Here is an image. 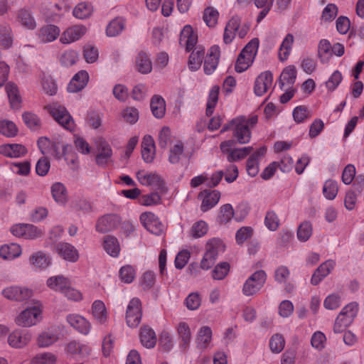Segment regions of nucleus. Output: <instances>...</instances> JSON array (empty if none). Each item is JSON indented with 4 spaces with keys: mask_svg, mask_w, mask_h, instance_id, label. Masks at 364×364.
<instances>
[{
    "mask_svg": "<svg viewBox=\"0 0 364 364\" xmlns=\"http://www.w3.org/2000/svg\"><path fill=\"white\" fill-rule=\"evenodd\" d=\"M252 234L253 230L251 227H242L236 232L235 239L237 244H243L246 240L252 237Z\"/></svg>",
    "mask_w": 364,
    "mask_h": 364,
    "instance_id": "64",
    "label": "nucleus"
},
{
    "mask_svg": "<svg viewBox=\"0 0 364 364\" xmlns=\"http://www.w3.org/2000/svg\"><path fill=\"white\" fill-rule=\"evenodd\" d=\"M23 120L28 127L37 129L41 127V120L38 117L32 112H25L22 115Z\"/></svg>",
    "mask_w": 364,
    "mask_h": 364,
    "instance_id": "58",
    "label": "nucleus"
},
{
    "mask_svg": "<svg viewBox=\"0 0 364 364\" xmlns=\"http://www.w3.org/2000/svg\"><path fill=\"white\" fill-rule=\"evenodd\" d=\"M208 230V224L203 220H200L193 225L191 235L194 238L201 237L207 233Z\"/></svg>",
    "mask_w": 364,
    "mask_h": 364,
    "instance_id": "55",
    "label": "nucleus"
},
{
    "mask_svg": "<svg viewBox=\"0 0 364 364\" xmlns=\"http://www.w3.org/2000/svg\"><path fill=\"white\" fill-rule=\"evenodd\" d=\"M97 144L96 163L99 166H105L112 157V150L109 144L102 139H100Z\"/></svg>",
    "mask_w": 364,
    "mask_h": 364,
    "instance_id": "14",
    "label": "nucleus"
},
{
    "mask_svg": "<svg viewBox=\"0 0 364 364\" xmlns=\"http://www.w3.org/2000/svg\"><path fill=\"white\" fill-rule=\"evenodd\" d=\"M94 317L100 323H104L107 320V311L105 304L100 300L95 301L92 306Z\"/></svg>",
    "mask_w": 364,
    "mask_h": 364,
    "instance_id": "43",
    "label": "nucleus"
},
{
    "mask_svg": "<svg viewBox=\"0 0 364 364\" xmlns=\"http://www.w3.org/2000/svg\"><path fill=\"white\" fill-rule=\"evenodd\" d=\"M294 42V36L291 34H287L284 39L279 52V58L282 61L287 59L292 43Z\"/></svg>",
    "mask_w": 364,
    "mask_h": 364,
    "instance_id": "47",
    "label": "nucleus"
},
{
    "mask_svg": "<svg viewBox=\"0 0 364 364\" xmlns=\"http://www.w3.org/2000/svg\"><path fill=\"white\" fill-rule=\"evenodd\" d=\"M2 294L8 299L21 301L31 298L33 291L27 288L9 287L3 290Z\"/></svg>",
    "mask_w": 364,
    "mask_h": 364,
    "instance_id": "10",
    "label": "nucleus"
},
{
    "mask_svg": "<svg viewBox=\"0 0 364 364\" xmlns=\"http://www.w3.org/2000/svg\"><path fill=\"white\" fill-rule=\"evenodd\" d=\"M18 21L26 28L33 30L36 27V22L31 11L21 9L17 14Z\"/></svg>",
    "mask_w": 364,
    "mask_h": 364,
    "instance_id": "30",
    "label": "nucleus"
},
{
    "mask_svg": "<svg viewBox=\"0 0 364 364\" xmlns=\"http://www.w3.org/2000/svg\"><path fill=\"white\" fill-rule=\"evenodd\" d=\"M151 109L154 117L158 119L162 118L166 112V104L163 97L154 95L150 103Z\"/></svg>",
    "mask_w": 364,
    "mask_h": 364,
    "instance_id": "33",
    "label": "nucleus"
},
{
    "mask_svg": "<svg viewBox=\"0 0 364 364\" xmlns=\"http://www.w3.org/2000/svg\"><path fill=\"white\" fill-rule=\"evenodd\" d=\"M26 148L19 144H6L0 146V154L10 158H18L26 154Z\"/></svg>",
    "mask_w": 364,
    "mask_h": 364,
    "instance_id": "18",
    "label": "nucleus"
},
{
    "mask_svg": "<svg viewBox=\"0 0 364 364\" xmlns=\"http://www.w3.org/2000/svg\"><path fill=\"white\" fill-rule=\"evenodd\" d=\"M66 350L70 354H79L82 357L87 356L91 351V348L89 346L76 341L70 342L66 347Z\"/></svg>",
    "mask_w": 364,
    "mask_h": 364,
    "instance_id": "42",
    "label": "nucleus"
},
{
    "mask_svg": "<svg viewBox=\"0 0 364 364\" xmlns=\"http://www.w3.org/2000/svg\"><path fill=\"white\" fill-rule=\"evenodd\" d=\"M139 336L140 341L144 347L152 348L155 346L156 343V333L150 327L147 326H142Z\"/></svg>",
    "mask_w": 364,
    "mask_h": 364,
    "instance_id": "26",
    "label": "nucleus"
},
{
    "mask_svg": "<svg viewBox=\"0 0 364 364\" xmlns=\"http://www.w3.org/2000/svg\"><path fill=\"white\" fill-rule=\"evenodd\" d=\"M47 109L54 119L65 129L70 131L74 129V121L65 107L53 103L48 105Z\"/></svg>",
    "mask_w": 364,
    "mask_h": 364,
    "instance_id": "4",
    "label": "nucleus"
},
{
    "mask_svg": "<svg viewBox=\"0 0 364 364\" xmlns=\"http://www.w3.org/2000/svg\"><path fill=\"white\" fill-rule=\"evenodd\" d=\"M78 58L77 53L74 50H65L60 56V63L66 67L74 65Z\"/></svg>",
    "mask_w": 364,
    "mask_h": 364,
    "instance_id": "63",
    "label": "nucleus"
},
{
    "mask_svg": "<svg viewBox=\"0 0 364 364\" xmlns=\"http://www.w3.org/2000/svg\"><path fill=\"white\" fill-rule=\"evenodd\" d=\"M142 307L139 299L133 298L129 303L126 311V322L131 328H136L141 322Z\"/></svg>",
    "mask_w": 364,
    "mask_h": 364,
    "instance_id": "6",
    "label": "nucleus"
},
{
    "mask_svg": "<svg viewBox=\"0 0 364 364\" xmlns=\"http://www.w3.org/2000/svg\"><path fill=\"white\" fill-rule=\"evenodd\" d=\"M55 356L51 353L37 354L32 360L33 364H55Z\"/></svg>",
    "mask_w": 364,
    "mask_h": 364,
    "instance_id": "62",
    "label": "nucleus"
},
{
    "mask_svg": "<svg viewBox=\"0 0 364 364\" xmlns=\"http://www.w3.org/2000/svg\"><path fill=\"white\" fill-rule=\"evenodd\" d=\"M58 340V336L52 332L45 331L38 337L37 343L40 347H48Z\"/></svg>",
    "mask_w": 364,
    "mask_h": 364,
    "instance_id": "53",
    "label": "nucleus"
},
{
    "mask_svg": "<svg viewBox=\"0 0 364 364\" xmlns=\"http://www.w3.org/2000/svg\"><path fill=\"white\" fill-rule=\"evenodd\" d=\"M218 12L212 7H208L205 9L203 14V20L209 27H214L218 18Z\"/></svg>",
    "mask_w": 364,
    "mask_h": 364,
    "instance_id": "57",
    "label": "nucleus"
},
{
    "mask_svg": "<svg viewBox=\"0 0 364 364\" xmlns=\"http://www.w3.org/2000/svg\"><path fill=\"white\" fill-rule=\"evenodd\" d=\"M220 87L218 85H214L210 92L208 96V100L207 102V107L205 113L207 116H211L214 112V109L218 101V95H219Z\"/></svg>",
    "mask_w": 364,
    "mask_h": 364,
    "instance_id": "44",
    "label": "nucleus"
},
{
    "mask_svg": "<svg viewBox=\"0 0 364 364\" xmlns=\"http://www.w3.org/2000/svg\"><path fill=\"white\" fill-rule=\"evenodd\" d=\"M31 336L26 331H15L9 336L8 342L10 346L15 348H21L26 345Z\"/></svg>",
    "mask_w": 364,
    "mask_h": 364,
    "instance_id": "24",
    "label": "nucleus"
},
{
    "mask_svg": "<svg viewBox=\"0 0 364 364\" xmlns=\"http://www.w3.org/2000/svg\"><path fill=\"white\" fill-rule=\"evenodd\" d=\"M197 41L198 36L194 33L193 28L189 25L185 26L180 34V44L186 46V50L190 51L195 47Z\"/></svg>",
    "mask_w": 364,
    "mask_h": 364,
    "instance_id": "15",
    "label": "nucleus"
},
{
    "mask_svg": "<svg viewBox=\"0 0 364 364\" xmlns=\"http://www.w3.org/2000/svg\"><path fill=\"white\" fill-rule=\"evenodd\" d=\"M41 310L38 306H33L23 310L16 318L18 326L29 327L36 325L41 320Z\"/></svg>",
    "mask_w": 364,
    "mask_h": 364,
    "instance_id": "7",
    "label": "nucleus"
},
{
    "mask_svg": "<svg viewBox=\"0 0 364 364\" xmlns=\"http://www.w3.org/2000/svg\"><path fill=\"white\" fill-rule=\"evenodd\" d=\"M233 215L234 210L232 206L227 203L220 207L218 220L220 224H226L232 218Z\"/></svg>",
    "mask_w": 364,
    "mask_h": 364,
    "instance_id": "48",
    "label": "nucleus"
},
{
    "mask_svg": "<svg viewBox=\"0 0 364 364\" xmlns=\"http://www.w3.org/2000/svg\"><path fill=\"white\" fill-rule=\"evenodd\" d=\"M103 247L105 250L112 257H117L120 247L116 237L107 235L104 239Z\"/></svg>",
    "mask_w": 364,
    "mask_h": 364,
    "instance_id": "38",
    "label": "nucleus"
},
{
    "mask_svg": "<svg viewBox=\"0 0 364 364\" xmlns=\"http://www.w3.org/2000/svg\"><path fill=\"white\" fill-rule=\"evenodd\" d=\"M296 69L294 65H289L285 68L279 77V85L281 89L285 85H292L296 80Z\"/></svg>",
    "mask_w": 364,
    "mask_h": 364,
    "instance_id": "28",
    "label": "nucleus"
},
{
    "mask_svg": "<svg viewBox=\"0 0 364 364\" xmlns=\"http://www.w3.org/2000/svg\"><path fill=\"white\" fill-rule=\"evenodd\" d=\"M250 30V26L247 23L241 24V19L237 16H232L227 23L224 33L223 42L225 44L232 43L237 33L240 38L246 36Z\"/></svg>",
    "mask_w": 364,
    "mask_h": 364,
    "instance_id": "2",
    "label": "nucleus"
},
{
    "mask_svg": "<svg viewBox=\"0 0 364 364\" xmlns=\"http://www.w3.org/2000/svg\"><path fill=\"white\" fill-rule=\"evenodd\" d=\"M220 56V50L218 46H213L207 54L204 61V71L210 75L216 69Z\"/></svg>",
    "mask_w": 364,
    "mask_h": 364,
    "instance_id": "12",
    "label": "nucleus"
},
{
    "mask_svg": "<svg viewBox=\"0 0 364 364\" xmlns=\"http://www.w3.org/2000/svg\"><path fill=\"white\" fill-rule=\"evenodd\" d=\"M136 70L142 74H148L152 70L151 61L148 55L141 51L136 58Z\"/></svg>",
    "mask_w": 364,
    "mask_h": 364,
    "instance_id": "32",
    "label": "nucleus"
},
{
    "mask_svg": "<svg viewBox=\"0 0 364 364\" xmlns=\"http://www.w3.org/2000/svg\"><path fill=\"white\" fill-rule=\"evenodd\" d=\"M21 253L20 245L16 243L3 245L0 248V255L6 259H11L18 257Z\"/></svg>",
    "mask_w": 364,
    "mask_h": 364,
    "instance_id": "36",
    "label": "nucleus"
},
{
    "mask_svg": "<svg viewBox=\"0 0 364 364\" xmlns=\"http://www.w3.org/2000/svg\"><path fill=\"white\" fill-rule=\"evenodd\" d=\"M60 34V29L55 25H46L38 31V37L41 41L48 43L55 41Z\"/></svg>",
    "mask_w": 364,
    "mask_h": 364,
    "instance_id": "22",
    "label": "nucleus"
},
{
    "mask_svg": "<svg viewBox=\"0 0 364 364\" xmlns=\"http://www.w3.org/2000/svg\"><path fill=\"white\" fill-rule=\"evenodd\" d=\"M124 28V20L117 17L112 20L107 26L106 33L109 37L118 36Z\"/></svg>",
    "mask_w": 364,
    "mask_h": 364,
    "instance_id": "40",
    "label": "nucleus"
},
{
    "mask_svg": "<svg viewBox=\"0 0 364 364\" xmlns=\"http://www.w3.org/2000/svg\"><path fill=\"white\" fill-rule=\"evenodd\" d=\"M253 60L250 59L245 54L240 53L237 57L235 69L237 73H242L246 70L252 63Z\"/></svg>",
    "mask_w": 364,
    "mask_h": 364,
    "instance_id": "61",
    "label": "nucleus"
},
{
    "mask_svg": "<svg viewBox=\"0 0 364 364\" xmlns=\"http://www.w3.org/2000/svg\"><path fill=\"white\" fill-rule=\"evenodd\" d=\"M56 252L64 259L75 262L79 258L78 251L75 247L67 242H59L55 245Z\"/></svg>",
    "mask_w": 364,
    "mask_h": 364,
    "instance_id": "13",
    "label": "nucleus"
},
{
    "mask_svg": "<svg viewBox=\"0 0 364 364\" xmlns=\"http://www.w3.org/2000/svg\"><path fill=\"white\" fill-rule=\"evenodd\" d=\"M13 43V36L11 28L9 26L3 25L0 26V45L4 48H9Z\"/></svg>",
    "mask_w": 364,
    "mask_h": 364,
    "instance_id": "45",
    "label": "nucleus"
},
{
    "mask_svg": "<svg viewBox=\"0 0 364 364\" xmlns=\"http://www.w3.org/2000/svg\"><path fill=\"white\" fill-rule=\"evenodd\" d=\"M273 76L270 71H265L257 76L255 82L254 92L257 96H262L271 87Z\"/></svg>",
    "mask_w": 364,
    "mask_h": 364,
    "instance_id": "11",
    "label": "nucleus"
},
{
    "mask_svg": "<svg viewBox=\"0 0 364 364\" xmlns=\"http://www.w3.org/2000/svg\"><path fill=\"white\" fill-rule=\"evenodd\" d=\"M176 330L181 340L180 347L183 351H186L191 340V332L189 326L187 323L182 321L178 324Z\"/></svg>",
    "mask_w": 364,
    "mask_h": 364,
    "instance_id": "23",
    "label": "nucleus"
},
{
    "mask_svg": "<svg viewBox=\"0 0 364 364\" xmlns=\"http://www.w3.org/2000/svg\"><path fill=\"white\" fill-rule=\"evenodd\" d=\"M88 80V73L85 70L79 71L74 75L68 84V91L70 92H77L81 91L87 85Z\"/></svg>",
    "mask_w": 364,
    "mask_h": 364,
    "instance_id": "17",
    "label": "nucleus"
},
{
    "mask_svg": "<svg viewBox=\"0 0 364 364\" xmlns=\"http://www.w3.org/2000/svg\"><path fill=\"white\" fill-rule=\"evenodd\" d=\"M117 217L115 215H106L100 218L96 224V230L99 232H107L116 226Z\"/></svg>",
    "mask_w": 364,
    "mask_h": 364,
    "instance_id": "27",
    "label": "nucleus"
},
{
    "mask_svg": "<svg viewBox=\"0 0 364 364\" xmlns=\"http://www.w3.org/2000/svg\"><path fill=\"white\" fill-rule=\"evenodd\" d=\"M93 8L88 2L79 3L73 9V16L79 19L89 18L92 14Z\"/></svg>",
    "mask_w": 364,
    "mask_h": 364,
    "instance_id": "41",
    "label": "nucleus"
},
{
    "mask_svg": "<svg viewBox=\"0 0 364 364\" xmlns=\"http://www.w3.org/2000/svg\"><path fill=\"white\" fill-rule=\"evenodd\" d=\"M136 178L142 185L151 186L156 189H160L164 186L163 180L156 173H146L141 170L136 173Z\"/></svg>",
    "mask_w": 364,
    "mask_h": 364,
    "instance_id": "16",
    "label": "nucleus"
},
{
    "mask_svg": "<svg viewBox=\"0 0 364 364\" xmlns=\"http://www.w3.org/2000/svg\"><path fill=\"white\" fill-rule=\"evenodd\" d=\"M312 235V226L308 221L303 222L297 229V237L301 242L307 241Z\"/></svg>",
    "mask_w": 364,
    "mask_h": 364,
    "instance_id": "51",
    "label": "nucleus"
},
{
    "mask_svg": "<svg viewBox=\"0 0 364 364\" xmlns=\"http://www.w3.org/2000/svg\"><path fill=\"white\" fill-rule=\"evenodd\" d=\"M204 53L203 48L200 46L195 48L188 59V67L191 70H197L200 68L204 58Z\"/></svg>",
    "mask_w": 364,
    "mask_h": 364,
    "instance_id": "31",
    "label": "nucleus"
},
{
    "mask_svg": "<svg viewBox=\"0 0 364 364\" xmlns=\"http://www.w3.org/2000/svg\"><path fill=\"white\" fill-rule=\"evenodd\" d=\"M318 57L321 62L326 63L331 57V45L328 41L326 39L321 40L318 46Z\"/></svg>",
    "mask_w": 364,
    "mask_h": 364,
    "instance_id": "46",
    "label": "nucleus"
},
{
    "mask_svg": "<svg viewBox=\"0 0 364 364\" xmlns=\"http://www.w3.org/2000/svg\"><path fill=\"white\" fill-rule=\"evenodd\" d=\"M29 260L34 267L40 269H46L51 263L49 256L42 251L33 253Z\"/></svg>",
    "mask_w": 364,
    "mask_h": 364,
    "instance_id": "35",
    "label": "nucleus"
},
{
    "mask_svg": "<svg viewBox=\"0 0 364 364\" xmlns=\"http://www.w3.org/2000/svg\"><path fill=\"white\" fill-rule=\"evenodd\" d=\"M87 28L84 26H73L63 32L60 41L63 43H70L79 40L85 35Z\"/></svg>",
    "mask_w": 364,
    "mask_h": 364,
    "instance_id": "19",
    "label": "nucleus"
},
{
    "mask_svg": "<svg viewBox=\"0 0 364 364\" xmlns=\"http://www.w3.org/2000/svg\"><path fill=\"white\" fill-rule=\"evenodd\" d=\"M51 194L55 202L60 204H65L68 200V194L65 186L56 182L51 186Z\"/></svg>",
    "mask_w": 364,
    "mask_h": 364,
    "instance_id": "34",
    "label": "nucleus"
},
{
    "mask_svg": "<svg viewBox=\"0 0 364 364\" xmlns=\"http://www.w3.org/2000/svg\"><path fill=\"white\" fill-rule=\"evenodd\" d=\"M267 275L264 271L258 270L253 273L245 282L242 292L245 296L255 294L264 284Z\"/></svg>",
    "mask_w": 364,
    "mask_h": 364,
    "instance_id": "5",
    "label": "nucleus"
},
{
    "mask_svg": "<svg viewBox=\"0 0 364 364\" xmlns=\"http://www.w3.org/2000/svg\"><path fill=\"white\" fill-rule=\"evenodd\" d=\"M232 123L235 124L233 136L236 139L237 142L241 144L248 143L251 139V130L247 127L245 117L232 119Z\"/></svg>",
    "mask_w": 364,
    "mask_h": 364,
    "instance_id": "8",
    "label": "nucleus"
},
{
    "mask_svg": "<svg viewBox=\"0 0 364 364\" xmlns=\"http://www.w3.org/2000/svg\"><path fill=\"white\" fill-rule=\"evenodd\" d=\"M48 287L51 289L64 293L69 286L70 281L63 276H55L50 277L46 282Z\"/></svg>",
    "mask_w": 364,
    "mask_h": 364,
    "instance_id": "29",
    "label": "nucleus"
},
{
    "mask_svg": "<svg viewBox=\"0 0 364 364\" xmlns=\"http://www.w3.org/2000/svg\"><path fill=\"white\" fill-rule=\"evenodd\" d=\"M67 145L63 141L57 139L56 141H52V145H50V151L48 154L55 156L57 159L61 158L65 154Z\"/></svg>",
    "mask_w": 364,
    "mask_h": 364,
    "instance_id": "56",
    "label": "nucleus"
},
{
    "mask_svg": "<svg viewBox=\"0 0 364 364\" xmlns=\"http://www.w3.org/2000/svg\"><path fill=\"white\" fill-rule=\"evenodd\" d=\"M258 47L259 40L257 38H253L245 46L241 53L254 60Z\"/></svg>",
    "mask_w": 364,
    "mask_h": 364,
    "instance_id": "60",
    "label": "nucleus"
},
{
    "mask_svg": "<svg viewBox=\"0 0 364 364\" xmlns=\"http://www.w3.org/2000/svg\"><path fill=\"white\" fill-rule=\"evenodd\" d=\"M67 321L71 326L81 333L86 335L90 331V323L84 317L78 314H70L68 316Z\"/></svg>",
    "mask_w": 364,
    "mask_h": 364,
    "instance_id": "25",
    "label": "nucleus"
},
{
    "mask_svg": "<svg viewBox=\"0 0 364 364\" xmlns=\"http://www.w3.org/2000/svg\"><path fill=\"white\" fill-rule=\"evenodd\" d=\"M253 150L252 146H247L241 149H235L229 153L227 158L228 161L232 162L245 158Z\"/></svg>",
    "mask_w": 364,
    "mask_h": 364,
    "instance_id": "50",
    "label": "nucleus"
},
{
    "mask_svg": "<svg viewBox=\"0 0 364 364\" xmlns=\"http://www.w3.org/2000/svg\"><path fill=\"white\" fill-rule=\"evenodd\" d=\"M141 156L146 163H151L155 156V143L150 135L143 138L141 142Z\"/></svg>",
    "mask_w": 364,
    "mask_h": 364,
    "instance_id": "21",
    "label": "nucleus"
},
{
    "mask_svg": "<svg viewBox=\"0 0 364 364\" xmlns=\"http://www.w3.org/2000/svg\"><path fill=\"white\" fill-rule=\"evenodd\" d=\"M139 219L144 227L150 232L159 235L163 232L162 223L153 213H143Z\"/></svg>",
    "mask_w": 364,
    "mask_h": 364,
    "instance_id": "9",
    "label": "nucleus"
},
{
    "mask_svg": "<svg viewBox=\"0 0 364 364\" xmlns=\"http://www.w3.org/2000/svg\"><path fill=\"white\" fill-rule=\"evenodd\" d=\"M358 311V305L355 302L350 303L344 306L335 321L334 333H341L349 326L356 316Z\"/></svg>",
    "mask_w": 364,
    "mask_h": 364,
    "instance_id": "3",
    "label": "nucleus"
},
{
    "mask_svg": "<svg viewBox=\"0 0 364 364\" xmlns=\"http://www.w3.org/2000/svg\"><path fill=\"white\" fill-rule=\"evenodd\" d=\"M224 250L225 246L220 240H209L205 245V252L200 262V268L204 270L210 269L215 264L218 254Z\"/></svg>",
    "mask_w": 364,
    "mask_h": 364,
    "instance_id": "1",
    "label": "nucleus"
},
{
    "mask_svg": "<svg viewBox=\"0 0 364 364\" xmlns=\"http://www.w3.org/2000/svg\"><path fill=\"white\" fill-rule=\"evenodd\" d=\"M285 340L280 334H274L269 341V347L271 350L274 353H280L284 348Z\"/></svg>",
    "mask_w": 364,
    "mask_h": 364,
    "instance_id": "54",
    "label": "nucleus"
},
{
    "mask_svg": "<svg viewBox=\"0 0 364 364\" xmlns=\"http://www.w3.org/2000/svg\"><path fill=\"white\" fill-rule=\"evenodd\" d=\"M230 271V264L228 262H221L215 266L212 272V277L214 279H223Z\"/></svg>",
    "mask_w": 364,
    "mask_h": 364,
    "instance_id": "59",
    "label": "nucleus"
},
{
    "mask_svg": "<svg viewBox=\"0 0 364 364\" xmlns=\"http://www.w3.org/2000/svg\"><path fill=\"white\" fill-rule=\"evenodd\" d=\"M6 91L11 106L13 108H18L21 100L17 86L14 83L9 82L6 85Z\"/></svg>",
    "mask_w": 364,
    "mask_h": 364,
    "instance_id": "39",
    "label": "nucleus"
},
{
    "mask_svg": "<svg viewBox=\"0 0 364 364\" xmlns=\"http://www.w3.org/2000/svg\"><path fill=\"white\" fill-rule=\"evenodd\" d=\"M18 129L16 124L9 120L0 121V134L7 137L15 136L17 134Z\"/></svg>",
    "mask_w": 364,
    "mask_h": 364,
    "instance_id": "49",
    "label": "nucleus"
},
{
    "mask_svg": "<svg viewBox=\"0 0 364 364\" xmlns=\"http://www.w3.org/2000/svg\"><path fill=\"white\" fill-rule=\"evenodd\" d=\"M212 340V330L209 326H203L200 328L196 343L199 348H205Z\"/></svg>",
    "mask_w": 364,
    "mask_h": 364,
    "instance_id": "37",
    "label": "nucleus"
},
{
    "mask_svg": "<svg viewBox=\"0 0 364 364\" xmlns=\"http://www.w3.org/2000/svg\"><path fill=\"white\" fill-rule=\"evenodd\" d=\"M203 194H205V197L203 199L200 210L205 213L213 208L218 203L220 198V193L217 190L212 191L205 190L200 193L199 196Z\"/></svg>",
    "mask_w": 364,
    "mask_h": 364,
    "instance_id": "20",
    "label": "nucleus"
},
{
    "mask_svg": "<svg viewBox=\"0 0 364 364\" xmlns=\"http://www.w3.org/2000/svg\"><path fill=\"white\" fill-rule=\"evenodd\" d=\"M338 188L337 183L333 180H327L323 188V193L324 196L328 200H333L336 198L338 193Z\"/></svg>",
    "mask_w": 364,
    "mask_h": 364,
    "instance_id": "52",
    "label": "nucleus"
}]
</instances>
